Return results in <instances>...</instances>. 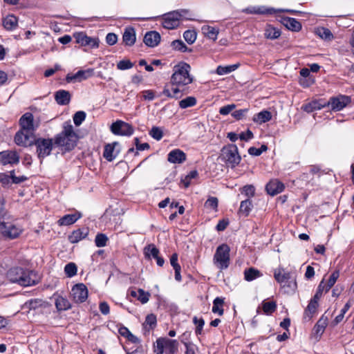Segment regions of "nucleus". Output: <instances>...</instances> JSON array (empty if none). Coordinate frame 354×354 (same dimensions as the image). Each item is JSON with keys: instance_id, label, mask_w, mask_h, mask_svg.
I'll return each mask as SVG.
<instances>
[{"instance_id": "0e129e2a", "label": "nucleus", "mask_w": 354, "mask_h": 354, "mask_svg": "<svg viewBox=\"0 0 354 354\" xmlns=\"http://www.w3.org/2000/svg\"><path fill=\"white\" fill-rule=\"evenodd\" d=\"M10 177L11 178L12 183L15 184L21 183L28 179V178L25 176H15V171H11L10 172Z\"/></svg>"}, {"instance_id": "052dcab7", "label": "nucleus", "mask_w": 354, "mask_h": 354, "mask_svg": "<svg viewBox=\"0 0 354 354\" xmlns=\"http://www.w3.org/2000/svg\"><path fill=\"white\" fill-rule=\"evenodd\" d=\"M119 333L122 336L127 337L128 339L131 340V342H135V339H136V337L132 335L129 329L126 327H121L119 329Z\"/></svg>"}, {"instance_id": "e2e57ef3", "label": "nucleus", "mask_w": 354, "mask_h": 354, "mask_svg": "<svg viewBox=\"0 0 354 354\" xmlns=\"http://www.w3.org/2000/svg\"><path fill=\"white\" fill-rule=\"evenodd\" d=\"M248 112V109H243L234 111L232 112V115L236 119V120H242L245 116L246 114Z\"/></svg>"}, {"instance_id": "72a5a7b5", "label": "nucleus", "mask_w": 354, "mask_h": 354, "mask_svg": "<svg viewBox=\"0 0 354 354\" xmlns=\"http://www.w3.org/2000/svg\"><path fill=\"white\" fill-rule=\"evenodd\" d=\"M223 304L224 299L221 297H216L213 301L212 312L221 316L223 315Z\"/></svg>"}, {"instance_id": "603ef678", "label": "nucleus", "mask_w": 354, "mask_h": 354, "mask_svg": "<svg viewBox=\"0 0 354 354\" xmlns=\"http://www.w3.org/2000/svg\"><path fill=\"white\" fill-rule=\"evenodd\" d=\"M171 47L176 50L181 52L187 51L188 48L182 40H174L171 42Z\"/></svg>"}, {"instance_id": "4c0bfd02", "label": "nucleus", "mask_w": 354, "mask_h": 354, "mask_svg": "<svg viewBox=\"0 0 354 354\" xmlns=\"http://www.w3.org/2000/svg\"><path fill=\"white\" fill-rule=\"evenodd\" d=\"M252 207L253 205L250 199L244 200L241 203L239 212L245 216H247L249 215Z\"/></svg>"}, {"instance_id": "f257e3e1", "label": "nucleus", "mask_w": 354, "mask_h": 354, "mask_svg": "<svg viewBox=\"0 0 354 354\" xmlns=\"http://www.w3.org/2000/svg\"><path fill=\"white\" fill-rule=\"evenodd\" d=\"M190 66L185 62H180L174 67V73L171 77L172 84L185 86L193 82L190 75Z\"/></svg>"}, {"instance_id": "f3484780", "label": "nucleus", "mask_w": 354, "mask_h": 354, "mask_svg": "<svg viewBox=\"0 0 354 354\" xmlns=\"http://www.w3.org/2000/svg\"><path fill=\"white\" fill-rule=\"evenodd\" d=\"M110 130L111 133H133L134 129L132 126L122 120H117L113 122Z\"/></svg>"}, {"instance_id": "37998d69", "label": "nucleus", "mask_w": 354, "mask_h": 354, "mask_svg": "<svg viewBox=\"0 0 354 354\" xmlns=\"http://www.w3.org/2000/svg\"><path fill=\"white\" fill-rule=\"evenodd\" d=\"M238 64H233L225 66H218L216 68V73L219 75L228 74L235 71L238 68Z\"/></svg>"}, {"instance_id": "a211bd4d", "label": "nucleus", "mask_w": 354, "mask_h": 354, "mask_svg": "<svg viewBox=\"0 0 354 354\" xmlns=\"http://www.w3.org/2000/svg\"><path fill=\"white\" fill-rule=\"evenodd\" d=\"M14 140L17 145L27 147L34 144L35 137V134H15Z\"/></svg>"}, {"instance_id": "58836bf2", "label": "nucleus", "mask_w": 354, "mask_h": 354, "mask_svg": "<svg viewBox=\"0 0 354 354\" xmlns=\"http://www.w3.org/2000/svg\"><path fill=\"white\" fill-rule=\"evenodd\" d=\"M316 34L322 39L330 41L333 38V35L330 30L324 27H319L315 30Z\"/></svg>"}, {"instance_id": "aec40b11", "label": "nucleus", "mask_w": 354, "mask_h": 354, "mask_svg": "<svg viewBox=\"0 0 354 354\" xmlns=\"http://www.w3.org/2000/svg\"><path fill=\"white\" fill-rule=\"evenodd\" d=\"M284 185L277 179L271 180L266 187L268 194L271 196L277 195L284 189Z\"/></svg>"}, {"instance_id": "c756f323", "label": "nucleus", "mask_w": 354, "mask_h": 354, "mask_svg": "<svg viewBox=\"0 0 354 354\" xmlns=\"http://www.w3.org/2000/svg\"><path fill=\"white\" fill-rule=\"evenodd\" d=\"M18 19L13 15L6 16L3 20V26L8 30H12L17 27Z\"/></svg>"}, {"instance_id": "0eeeda50", "label": "nucleus", "mask_w": 354, "mask_h": 354, "mask_svg": "<svg viewBox=\"0 0 354 354\" xmlns=\"http://www.w3.org/2000/svg\"><path fill=\"white\" fill-rule=\"evenodd\" d=\"M230 248L227 244L219 245L214 255V263L221 269H226L230 264Z\"/></svg>"}, {"instance_id": "774afa93", "label": "nucleus", "mask_w": 354, "mask_h": 354, "mask_svg": "<svg viewBox=\"0 0 354 354\" xmlns=\"http://www.w3.org/2000/svg\"><path fill=\"white\" fill-rule=\"evenodd\" d=\"M185 346V354H195L196 346L191 342H185L182 341Z\"/></svg>"}, {"instance_id": "338daca9", "label": "nucleus", "mask_w": 354, "mask_h": 354, "mask_svg": "<svg viewBox=\"0 0 354 354\" xmlns=\"http://www.w3.org/2000/svg\"><path fill=\"white\" fill-rule=\"evenodd\" d=\"M145 324L146 326L148 325L149 326V328H153L156 325V317L153 314L148 315L146 317Z\"/></svg>"}, {"instance_id": "e433bc0d", "label": "nucleus", "mask_w": 354, "mask_h": 354, "mask_svg": "<svg viewBox=\"0 0 354 354\" xmlns=\"http://www.w3.org/2000/svg\"><path fill=\"white\" fill-rule=\"evenodd\" d=\"M22 268H15L10 269L8 272V277L12 283H18L21 274L22 273Z\"/></svg>"}, {"instance_id": "ddd939ff", "label": "nucleus", "mask_w": 354, "mask_h": 354, "mask_svg": "<svg viewBox=\"0 0 354 354\" xmlns=\"http://www.w3.org/2000/svg\"><path fill=\"white\" fill-rule=\"evenodd\" d=\"M74 38L76 42L82 46H88L92 48H96L99 46V39L97 38L88 37L84 32L75 33Z\"/></svg>"}, {"instance_id": "a19ab883", "label": "nucleus", "mask_w": 354, "mask_h": 354, "mask_svg": "<svg viewBox=\"0 0 354 354\" xmlns=\"http://www.w3.org/2000/svg\"><path fill=\"white\" fill-rule=\"evenodd\" d=\"M144 252L148 258L152 257L156 259L159 256V250L153 244H149L146 246L144 249Z\"/></svg>"}, {"instance_id": "412c9836", "label": "nucleus", "mask_w": 354, "mask_h": 354, "mask_svg": "<svg viewBox=\"0 0 354 354\" xmlns=\"http://www.w3.org/2000/svg\"><path fill=\"white\" fill-rule=\"evenodd\" d=\"M19 124L22 130L28 131H34L35 125L32 114L30 113H26L24 114L19 120Z\"/></svg>"}, {"instance_id": "79ce46f5", "label": "nucleus", "mask_w": 354, "mask_h": 354, "mask_svg": "<svg viewBox=\"0 0 354 354\" xmlns=\"http://www.w3.org/2000/svg\"><path fill=\"white\" fill-rule=\"evenodd\" d=\"M318 307V303L315 301H310L304 313V317H308L310 319L312 316L316 313Z\"/></svg>"}, {"instance_id": "5701e85b", "label": "nucleus", "mask_w": 354, "mask_h": 354, "mask_svg": "<svg viewBox=\"0 0 354 354\" xmlns=\"http://www.w3.org/2000/svg\"><path fill=\"white\" fill-rule=\"evenodd\" d=\"M160 41V35L156 31H150L145 34L144 43L149 47L156 46Z\"/></svg>"}, {"instance_id": "3c124183", "label": "nucleus", "mask_w": 354, "mask_h": 354, "mask_svg": "<svg viewBox=\"0 0 354 354\" xmlns=\"http://www.w3.org/2000/svg\"><path fill=\"white\" fill-rule=\"evenodd\" d=\"M108 240V237L104 234L99 233L95 236V243L97 247H104Z\"/></svg>"}, {"instance_id": "dca6fc26", "label": "nucleus", "mask_w": 354, "mask_h": 354, "mask_svg": "<svg viewBox=\"0 0 354 354\" xmlns=\"http://www.w3.org/2000/svg\"><path fill=\"white\" fill-rule=\"evenodd\" d=\"M119 153V144L117 142H113L111 144L105 145L103 156L108 161H112L117 157Z\"/></svg>"}, {"instance_id": "4be33fe9", "label": "nucleus", "mask_w": 354, "mask_h": 354, "mask_svg": "<svg viewBox=\"0 0 354 354\" xmlns=\"http://www.w3.org/2000/svg\"><path fill=\"white\" fill-rule=\"evenodd\" d=\"M89 232L88 227L79 228L74 230L69 236L68 240L71 243H76L85 239Z\"/></svg>"}, {"instance_id": "6e6552de", "label": "nucleus", "mask_w": 354, "mask_h": 354, "mask_svg": "<svg viewBox=\"0 0 354 354\" xmlns=\"http://www.w3.org/2000/svg\"><path fill=\"white\" fill-rule=\"evenodd\" d=\"M34 144L37 147V153L40 160L50 154L54 145L52 139L46 138H35Z\"/></svg>"}, {"instance_id": "bb28decb", "label": "nucleus", "mask_w": 354, "mask_h": 354, "mask_svg": "<svg viewBox=\"0 0 354 354\" xmlns=\"http://www.w3.org/2000/svg\"><path fill=\"white\" fill-rule=\"evenodd\" d=\"M55 99L59 105H66L70 102L71 94L65 90H59L55 94Z\"/></svg>"}, {"instance_id": "7c9ffc66", "label": "nucleus", "mask_w": 354, "mask_h": 354, "mask_svg": "<svg viewBox=\"0 0 354 354\" xmlns=\"http://www.w3.org/2000/svg\"><path fill=\"white\" fill-rule=\"evenodd\" d=\"M326 106V104L322 103L320 100H315L303 105L302 109L307 113H311L315 110H319Z\"/></svg>"}, {"instance_id": "c9c22d12", "label": "nucleus", "mask_w": 354, "mask_h": 354, "mask_svg": "<svg viewBox=\"0 0 354 354\" xmlns=\"http://www.w3.org/2000/svg\"><path fill=\"white\" fill-rule=\"evenodd\" d=\"M265 37L270 39H275L281 35L279 30L271 25H267L264 32Z\"/></svg>"}, {"instance_id": "20e7f679", "label": "nucleus", "mask_w": 354, "mask_h": 354, "mask_svg": "<svg viewBox=\"0 0 354 354\" xmlns=\"http://www.w3.org/2000/svg\"><path fill=\"white\" fill-rule=\"evenodd\" d=\"M219 157L223 162L232 168L237 166L241 160L237 146L234 144L224 146L221 151Z\"/></svg>"}, {"instance_id": "6e6d98bb", "label": "nucleus", "mask_w": 354, "mask_h": 354, "mask_svg": "<svg viewBox=\"0 0 354 354\" xmlns=\"http://www.w3.org/2000/svg\"><path fill=\"white\" fill-rule=\"evenodd\" d=\"M133 66V64L129 59H122L117 64V68L120 71L130 69Z\"/></svg>"}, {"instance_id": "9b49d317", "label": "nucleus", "mask_w": 354, "mask_h": 354, "mask_svg": "<svg viewBox=\"0 0 354 354\" xmlns=\"http://www.w3.org/2000/svg\"><path fill=\"white\" fill-rule=\"evenodd\" d=\"M351 102V98L346 95H339L335 97H331L328 102H326V106H330L334 111L342 110Z\"/></svg>"}, {"instance_id": "de8ad7c7", "label": "nucleus", "mask_w": 354, "mask_h": 354, "mask_svg": "<svg viewBox=\"0 0 354 354\" xmlns=\"http://www.w3.org/2000/svg\"><path fill=\"white\" fill-rule=\"evenodd\" d=\"M253 134H227V138L232 142H236L239 138L241 140H249L253 138Z\"/></svg>"}, {"instance_id": "423d86ee", "label": "nucleus", "mask_w": 354, "mask_h": 354, "mask_svg": "<svg viewBox=\"0 0 354 354\" xmlns=\"http://www.w3.org/2000/svg\"><path fill=\"white\" fill-rule=\"evenodd\" d=\"M80 138H82V136H78V134H59L55 138L54 145L61 151H68L75 147Z\"/></svg>"}, {"instance_id": "4468645a", "label": "nucleus", "mask_w": 354, "mask_h": 354, "mask_svg": "<svg viewBox=\"0 0 354 354\" xmlns=\"http://www.w3.org/2000/svg\"><path fill=\"white\" fill-rule=\"evenodd\" d=\"M183 86L172 84L171 80L164 87L162 94L169 98L178 99L182 96Z\"/></svg>"}, {"instance_id": "9d476101", "label": "nucleus", "mask_w": 354, "mask_h": 354, "mask_svg": "<svg viewBox=\"0 0 354 354\" xmlns=\"http://www.w3.org/2000/svg\"><path fill=\"white\" fill-rule=\"evenodd\" d=\"M39 281V277L35 272L23 269L18 284L22 286H30L37 284Z\"/></svg>"}, {"instance_id": "7ed1b4c3", "label": "nucleus", "mask_w": 354, "mask_h": 354, "mask_svg": "<svg viewBox=\"0 0 354 354\" xmlns=\"http://www.w3.org/2000/svg\"><path fill=\"white\" fill-rule=\"evenodd\" d=\"M292 272H285L282 268L274 270V277L275 280L285 289V292H295L297 289V282Z\"/></svg>"}, {"instance_id": "c03bdc74", "label": "nucleus", "mask_w": 354, "mask_h": 354, "mask_svg": "<svg viewBox=\"0 0 354 354\" xmlns=\"http://www.w3.org/2000/svg\"><path fill=\"white\" fill-rule=\"evenodd\" d=\"M44 302L40 299H33L25 303L26 308L30 310H35L44 305Z\"/></svg>"}, {"instance_id": "4d7b16f0", "label": "nucleus", "mask_w": 354, "mask_h": 354, "mask_svg": "<svg viewBox=\"0 0 354 354\" xmlns=\"http://www.w3.org/2000/svg\"><path fill=\"white\" fill-rule=\"evenodd\" d=\"M150 297V294L148 292H145L144 290L139 288L137 299L139 300L142 304H146L148 302Z\"/></svg>"}, {"instance_id": "f03ea898", "label": "nucleus", "mask_w": 354, "mask_h": 354, "mask_svg": "<svg viewBox=\"0 0 354 354\" xmlns=\"http://www.w3.org/2000/svg\"><path fill=\"white\" fill-rule=\"evenodd\" d=\"M184 19H190L189 10L185 9L174 10L162 17V25L165 28L174 29Z\"/></svg>"}, {"instance_id": "09e8293b", "label": "nucleus", "mask_w": 354, "mask_h": 354, "mask_svg": "<svg viewBox=\"0 0 354 354\" xmlns=\"http://www.w3.org/2000/svg\"><path fill=\"white\" fill-rule=\"evenodd\" d=\"M339 277L338 270L334 271L330 276L326 286V292H328L335 283Z\"/></svg>"}, {"instance_id": "69168bd1", "label": "nucleus", "mask_w": 354, "mask_h": 354, "mask_svg": "<svg viewBox=\"0 0 354 354\" xmlns=\"http://www.w3.org/2000/svg\"><path fill=\"white\" fill-rule=\"evenodd\" d=\"M236 108V105L234 104H228L224 106H222L219 109V113L223 115H227L231 111H232Z\"/></svg>"}, {"instance_id": "f704fd0d", "label": "nucleus", "mask_w": 354, "mask_h": 354, "mask_svg": "<svg viewBox=\"0 0 354 354\" xmlns=\"http://www.w3.org/2000/svg\"><path fill=\"white\" fill-rule=\"evenodd\" d=\"M55 306L59 311L66 310L71 308V304L66 298L57 296L55 299Z\"/></svg>"}, {"instance_id": "f8f14e48", "label": "nucleus", "mask_w": 354, "mask_h": 354, "mask_svg": "<svg viewBox=\"0 0 354 354\" xmlns=\"http://www.w3.org/2000/svg\"><path fill=\"white\" fill-rule=\"evenodd\" d=\"M71 296L76 303H83L88 298V289L83 283H77L71 289Z\"/></svg>"}, {"instance_id": "13d9d810", "label": "nucleus", "mask_w": 354, "mask_h": 354, "mask_svg": "<svg viewBox=\"0 0 354 354\" xmlns=\"http://www.w3.org/2000/svg\"><path fill=\"white\" fill-rule=\"evenodd\" d=\"M86 118V113L84 111H77L73 116V122L76 126H79Z\"/></svg>"}, {"instance_id": "49530a36", "label": "nucleus", "mask_w": 354, "mask_h": 354, "mask_svg": "<svg viewBox=\"0 0 354 354\" xmlns=\"http://www.w3.org/2000/svg\"><path fill=\"white\" fill-rule=\"evenodd\" d=\"M196 104V99L194 97H187L179 102V106L181 109L192 107Z\"/></svg>"}, {"instance_id": "b1692460", "label": "nucleus", "mask_w": 354, "mask_h": 354, "mask_svg": "<svg viewBox=\"0 0 354 354\" xmlns=\"http://www.w3.org/2000/svg\"><path fill=\"white\" fill-rule=\"evenodd\" d=\"M167 160L169 162L180 164L186 160V155L178 149H174L168 153Z\"/></svg>"}, {"instance_id": "cd10ccee", "label": "nucleus", "mask_w": 354, "mask_h": 354, "mask_svg": "<svg viewBox=\"0 0 354 354\" xmlns=\"http://www.w3.org/2000/svg\"><path fill=\"white\" fill-rule=\"evenodd\" d=\"M82 215L80 212H75V214H66L62 217L58 221L59 225H69L75 223Z\"/></svg>"}, {"instance_id": "5fc2aeb1", "label": "nucleus", "mask_w": 354, "mask_h": 354, "mask_svg": "<svg viewBox=\"0 0 354 354\" xmlns=\"http://www.w3.org/2000/svg\"><path fill=\"white\" fill-rule=\"evenodd\" d=\"M185 40L189 44H192L196 39V33L194 30H186L183 34Z\"/></svg>"}, {"instance_id": "a18cd8bd", "label": "nucleus", "mask_w": 354, "mask_h": 354, "mask_svg": "<svg viewBox=\"0 0 354 354\" xmlns=\"http://www.w3.org/2000/svg\"><path fill=\"white\" fill-rule=\"evenodd\" d=\"M327 326V318H324L322 317L318 322H317L316 325L314 327V330L317 334H322L324 331V329L326 328Z\"/></svg>"}, {"instance_id": "39448f33", "label": "nucleus", "mask_w": 354, "mask_h": 354, "mask_svg": "<svg viewBox=\"0 0 354 354\" xmlns=\"http://www.w3.org/2000/svg\"><path fill=\"white\" fill-rule=\"evenodd\" d=\"M178 345V342L175 339L160 337L154 345V352L156 354H176Z\"/></svg>"}, {"instance_id": "473e14b6", "label": "nucleus", "mask_w": 354, "mask_h": 354, "mask_svg": "<svg viewBox=\"0 0 354 354\" xmlns=\"http://www.w3.org/2000/svg\"><path fill=\"white\" fill-rule=\"evenodd\" d=\"M261 275L260 271L254 268H250L244 271V278L248 281H252Z\"/></svg>"}, {"instance_id": "864d4df0", "label": "nucleus", "mask_w": 354, "mask_h": 354, "mask_svg": "<svg viewBox=\"0 0 354 354\" xmlns=\"http://www.w3.org/2000/svg\"><path fill=\"white\" fill-rule=\"evenodd\" d=\"M193 322L196 326V334L197 335H201L203 331V328L205 324V321L203 318L198 319L197 317H194Z\"/></svg>"}, {"instance_id": "6ab92c4d", "label": "nucleus", "mask_w": 354, "mask_h": 354, "mask_svg": "<svg viewBox=\"0 0 354 354\" xmlns=\"http://www.w3.org/2000/svg\"><path fill=\"white\" fill-rule=\"evenodd\" d=\"M0 158L3 165L15 164L19 161V156L16 151H5L0 152Z\"/></svg>"}, {"instance_id": "2f4dec72", "label": "nucleus", "mask_w": 354, "mask_h": 354, "mask_svg": "<svg viewBox=\"0 0 354 354\" xmlns=\"http://www.w3.org/2000/svg\"><path fill=\"white\" fill-rule=\"evenodd\" d=\"M283 24L287 28L293 31H299L301 28V24L297 19L291 17H284Z\"/></svg>"}, {"instance_id": "8fccbe9b", "label": "nucleus", "mask_w": 354, "mask_h": 354, "mask_svg": "<svg viewBox=\"0 0 354 354\" xmlns=\"http://www.w3.org/2000/svg\"><path fill=\"white\" fill-rule=\"evenodd\" d=\"M77 266L74 263H69L65 266L64 272L68 277H73L77 274Z\"/></svg>"}, {"instance_id": "1a4fd4ad", "label": "nucleus", "mask_w": 354, "mask_h": 354, "mask_svg": "<svg viewBox=\"0 0 354 354\" xmlns=\"http://www.w3.org/2000/svg\"><path fill=\"white\" fill-rule=\"evenodd\" d=\"M243 12L248 14H257V15H276L279 12H292L289 10L275 9L274 8H268L264 6H251L243 10Z\"/></svg>"}, {"instance_id": "bf43d9fd", "label": "nucleus", "mask_w": 354, "mask_h": 354, "mask_svg": "<svg viewBox=\"0 0 354 354\" xmlns=\"http://www.w3.org/2000/svg\"><path fill=\"white\" fill-rule=\"evenodd\" d=\"M218 198L216 197H209L205 202V206L207 208H211L214 210L217 209Z\"/></svg>"}, {"instance_id": "ea45409f", "label": "nucleus", "mask_w": 354, "mask_h": 354, "mask_svg": "<svg viewBox=\"0 0 354 354\" xmlns=\"http://www.w3.org/2000/svg\"><path fill=\"white\" fill-rule=\"evenodd\" d=\"M277 309V304L275 301H266L262 302V310L263 313L268 315L273 313Z\"/></svg>"}, {"instance_id": "2eb2a0df", "label": "nucleus", "mask_w": 354, "mask_h": 354, "mask_svg": "<svg viewBox=\"0 0 354 354\" xmlns=\"http://www.w3.org/2000/svg\"><path fill=\"white\" fill-rule=\"evenodd\" d=\"M93 73L94 70L93 68L80 70L78 71L75 74H68L66 80L67 82H82V80L92 77Z\"/></svg>"}, {"instance_id": "393cba45", "label": "nucleus", "mask_w": 354, "mask_h": 354, "mask_svg": "<svg viewBox=\"0 0 354 354\" xmlns=\"http://www.w3.org/2000/svg\"><path fill=\"white\" fill-rule=\"evenodd\" d=\"M201 32L209 39L216 41L219 33V29L209 25H204L201 27Z\"/></svg>"}, {"instance_id": "c85d7f7f", "label": "nucleus", "mask_w": 354, "mask_h": 354, "mask_svg": "<svg viewBox=\"0 0 354 354\" xmlns=\"http://www.w3.org/2000/svg\"><path fill=\"white\" fill-rule=\"evenodd\" d=\"M272 118V113L271 112L267 111V110H263L261 112L254 115L252 118V120L254 122L261 124L263 123H265L266 122H268Z\"/></svg>"}, {"instance_id": "a878e982", "label": "nucleus", "mask_w": 354, "mask_h": 354, "mask_svg": "<svg viewBox=\"0 0 354 354\" xmlns=\"http://www.w3.org/2000/svg\"><path fill=\"white\" fill-rule=\"evenodd\" d=\"M123 42L127 46H133L136 40V32L134 28L129 27L125 28L122 36Z\"/></svg>"}, {"instance_id": "680f3d73", "label": "nucleus", "mask_w": 354, "mask_h": 354, "mask_svg": "<svg viewBox=\"0 0 354 354\" xmlns=\"http://www.w3.org/2000/svg\"><path fill=\"white\" fill-rule=\"evenodd\" d=\"M242 194H244L248 197H252L254 196L255 188L253 185H248L242 188Z\"/></svg>"}]
</instances>
